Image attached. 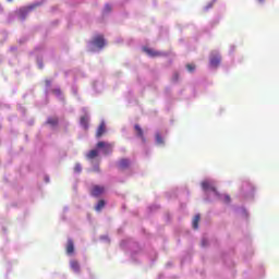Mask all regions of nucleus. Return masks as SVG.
<instances>
[{
    "label": "nucleus",
    "instance_id": "nucleus-14",
    "mask_svg": "<svg viewBox=\"0 0 279 279\" xmlns=\"http://www.w3.org/2000/svg\"><path fill=\"white\" fill-rule=\"evenodd\" d=\"M34 10H36V4L28 5L24 9H21L20 12L26 14V13L33 12Z\"/></svg>",
    "mask_w": 279,
    "mask_h": 279
},
{
    "label": "nucleus",
    "instance_id": "nucleus-2",
    "mask_svg": "<svg viewBox=\"0 0 279 279\" xmlns=\"http://www.w3.org/2000/svg\"><path fill=\"white\" fill-rule=\"evenodd\" d=\"M92 45L98 49H102L105 47V39L102 35H96L94 39H92Z\"/></svg>",
    "mask_w": 279,
    "mask_h": 279
},
{
    "label": "nucleus",
    "instance_id": "nucleus-11",
    "mask_svg": "<svg viewBox=\"0 0 279 279\" xmlns=\"http://www.w3.org/2000/svg\"><path fill=\"white\" fill-rule=\"evenodd\" d=\"M199 220H201L199 215L194 216V219H192V229L194 230L199 229Z\"/></svg>",
    "mask_w": 279,
    "mask_h": 279
},
{
    "label": "nucleus",
    "instance_id": "nucleus-8",
    "mask_svg": "<svg viewBox=\"0 0 279 279\" xmlns=\"http://www.w3.org/2000/svg\"><path fill=\"white\" fill-rule=\"evenodd\" d=\"M105 134V122H100L98 129L96 130V138H100Z\"/></svg>",
    "mask_w": 279,
    "mask_h": 279
},
{
    "label": "nucleus",
    "instance_id": "nucleus-23",
    "mask_svg": "<svg viewBox=\"0 0 279 279\" xmlns=\"http://www.w3.org/2000/svg\"><path fill=\"white\" fill-rule=\"evenodd\" d=\"M230 202V197L226 196V203Z\"/></svg>",
    "mask_w": 279,
    "mask_h": 279
},
{
    "label": "nucleus",
    "instance_id": "nucleus-13",
    "mask_svg": "<svg viewBox=\"0 0 279 279\" xmlns=\"http://www.w3.org/2000/svg\"><path fill=\"white\" fill-rule=\"evenodd\" d=\"M98 157V150L97 149H92L89 153H87L86 158L89 160H93Z\"/></svg>",
    "mask_w": 279,
    "mask_h": 279
},
{
    "label": "nucleus",
    "instance_id": "nucleus-7",
    "mask_svg": "<svg viewBox=\"0 0 279 279\" xmlns=\"http://www.w3.org/2000/svg\"><path fill=\"white\" fill-rule=\"evenodd\" d=\"M134 131L136 132V137L141 138L142 143H145V136L143 135V129L138 124L134 125Z\"/></svg>",
    "mask_w": 279,
    "mask_h": 279
},
{
    "label": "nucleus",
    "instance_id": "nucleus-6",
    "mask_svg": "<svg viewBox=\"0 0 279 279\" xmlns=\"http://www.w3.org/2000/svg\"><path fill=\"white\" fill-rule=\"evenodd\" d=\"M65 252H66V255L74 254V241L66 240Z\"/></svg>",
    "mask_w": 279,
    "mask_h": 279
},
{
    "label": "nucleus",
    "instance_id": "nucleus-16",
    "mask_svg": "<svg viewBox=\"0 0 279 279\" xmlns=\"http://www.w3.org/2000/svg\"><path fill=\"white\" fill-rule=\"evenodd\" d=\"M47 124L51 126L58 125V118H49L47 119Z\"/></svg>",
    "mask_w": 279,
    "mask_h": 279
},
{
    "label": "nucleus",
    "instance_id": "nucleus-10",
    "mask_svg": "<svg viewBox=\"0 0 279 279\" xmlns=\"http://www.w3.org/2000/svg\"><path fill=\"white\" fill-rule=\"evenodd\" d=\"M70 268H72V270L76 274L81 272V266L77 260L70 262Z\"/></svg>",
    "mask_w": 279,
    "mask_h": 279
},
{
    "label": "nucleus",
    "instance_id": "nucleus-3",
    "mask_svg": "<svg viewBox=\"0 0 279 279\" xmlns=\"http://www.w3.org/2000/svg\"><path fill=\"white\" fill-rule=\"evenodd\" d=\"M143 51L149 57V58H159L165 57L166 54L163 52L156 51L151 48H143Z\"/></svg>",
    "mask_w": 279,
    "mask_h": 279
},
{
    "label": "nucleus",
    "instance_id": "nucleus-24",
    "mask_svg": "<svg viewBox=\"0 0 279 279\" xmlns=\"http://www.w3.org/2000/svg\"><path fill=\"white\" fill-rule=\"evenodd\" d=\"M45 83L47 84V86H49V85H50V82H49V81H45Z\"/></svg>",
    "mask_w": 279,
    "mask_h": 279
},
{
    "label": "nucleus",
    "instance_id": "nucleus-18",
    "mask_svg": "<svg viewBox=\"0 0 279 279\" xmlns=\"http://www.w3.org/2000/svg\"><path fill=\"white\" fill-rule=\"evenodd\" d=\"M185 69H187V72L192 73L195 71V64H185Z\"/></svg>",
    "mask_w": 279,
    "mask_h": 279
},
{
    "label": "nucleus",
    "instance_id": "nucleus-9",
    "mask_svg": "<svg viewBox=\"0 0 279 279\" xmlns=\"http://www.w3.org/2000/svg\"><path fill=\"white\" fill-rule=\"evenodd\" d=\"M118 167H119V170H126V169L130 167V160H128V159H121V160L119 161Z\"/></svg>",
    "mask_w": 279,
    "mask_h": 279
},
{
    "label": "nucleus",
    "instance_id": "nucleus-20",
    "mask_svg": "<svg viewBox=\"0 0 279 279\" xmlns=\"http://www.w3.org/2000/svg\"><path fill=\"white\" fill-rule=\"evenodd\" d=\"M104 11H105V13L112 12V7L109 4H105Z\"/></svg>",
    "mask_w": 279,
    "mask_h": 279
},
{
    "label": "nucleus",
    "instance_id": "nucleus-5",
    "mask_svg": "<svg viewBox=\"0 0 279 279\" xmlns=\"http://www.w3.org/2000/svg\"><path fill=\"white\" fill-rule=\"evenodd\" d=\"M102 193H105V187H102L100 185L92 186V191H90L92 196L98 197V196L102 195Z\"/></svg>",
    "mask_w": 279,
    "mask_h": 279
},
{
    "label": "nucleus",
    "instance_id": "nucleus-1",
    "mask_svg": "<svg viewBox=\"0 0 279 279\" xmlns=\"http://www.w3.org/2000/svg\"><path fill=\"white\" fill-rule=\"evenodd\" d=\"M96 148L102 149L104 155H109L112 154V148H114V145L107 142H98V144H96Z\"/></svg>",
    "mask_w": 279,
    "mask_h": 279
},
{
    "label": "nucleus",
    "instance_id": "nucleus-15",
    "mask_svg": "<svg viewBox=\"0 0 279 279\" xmlns=\"http://www.w3.org/2000/svg\"><path fill=\"white\" fill-rule=\"evenodd\" d=\"M104 207H105V201H98V203L94 207V210H96L97 213H100V210H102Z\"/></svg>",
    "mask_w": 279,
    "mask_h": 279
},
{
    "label": "nucleus",
    "instance_id": "nucleus-21",
    "mask_svg": "<svg viewBox=\"0 0 279 279\" xmlns=\"http://www.w3.org/2000/svg\"><path fill=\"white\" fill-rule=\"evenodd\" d=\"M81 125L87 126V117L81 118Z\"/></svg>",
    "mask_w": 279,
    "mask_h": 279
},
{
    "label": "nucleus",
    "instance_id": "nucleus-12",
    "mask_svg": "<svg viewBox=\"0 0 279 279\" xmlns=\"http://www.w3.org/2000/svg\"><path fill=\"white\" fill-rule=\"evenodd\" d=\"M220 62H221V58H219V57L210 58V66H213V68L219 66Z\"/></svg>",
    "mask_w": 279,
    "mask_h": 279
},
{
    "label": "nucleus",
    "instance_id": "nucleus-4",
    "mask_svg": "<svg viewBox=\"0 0 279 279\" xmlns=\"http://www.w3.org/2000/svg\"><path fill=\"white\" fill-rule=\"evenodd\" d=\"M202 190H204L205 192L210 191V192L217 194V189L215 187V184L210 181L202 182Z\"/></svg>",
    "mask_w": 279,
    "mask_h": 279
},
{
    "label": "nucleus",
    "instance_id": "nucleus-25",
    "mask_svg": "<svg viewBox=\"0 0 279 279\" xmlns=\"http://www.w3.org/2000/svg\"><path fill=\"white\" fill-rule=\"evenodd\" d=\"M259 3H264V0H257Z\"/></svg>",
    "mask_w": 279,
    "mask_h": 279
},
{
    "label": "nucleus",
    "instance_id": "nucleus-19",
    "mask_svg": "<svg viewBox=\"0 0 279 279\" xmlns=\"http://www.w3.org/2000/svg\"><path fill=\"white\" fill-rule=\"evenodd\" d=\"M82 170H83V168L81 167V163H76V166L74 167V171L76 173H81Z\"/></svg>",
    "mask_w": 279,
    "mask_h": 279
},
{
    "label": "nucleus",
    "instance_id": "nucleus-22",
    "mask_svg": "<svg viewBox=\"0 0 279 279\" xmlns=\"http://www.w3.org/2000/svg\"><path fill=\"white\" fill-rule=\"evenodd\" d=\"M179 81V74L174 73V76H172V82L177 83Z\"/></svg>",
    "mask_w": 279,
    "mask_h": 279
},
{
    "label": "nucleus",
    "instance_id": "nucleus-17",
    "mask_svg": "<svg viewBox=\"0 0 279 279\" xmlns=\"http://www.w3.org/2000/svg\"><path fill=\"white\" fill-rule=\"evenodd\" d=\"M155 140H157L158 145H163V137H161V134L157 133V135H155Z\"/></svg>",
    "mask_w": 279,
    "mask_h": 279
}]
</instances>
